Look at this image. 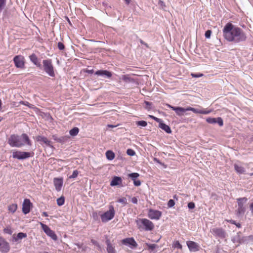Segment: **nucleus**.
Here are the masks:
<instances>
[{"mask_svg": "<svg viewBox=\"0 0 253 253\" xmlns=\"http://www.w3.org/2000/svg\"><path fill=\"white\" fill-rule=\"evenodd\" d=\"M188 111H191L194 113L201 114H209L212 112L211 110H202L198 108H194L191 107H188Z\"/></svg>", "mask_w": 253, "mask_h": 253, "instance_id": "obj_18", "label": "nucleus"}, {"mask_svg": "<svg viewBox=\"0 0 253 253\" xmlns=\"http://www.w3.org/2000/svg\"><path fill=\"white\" fill-rule=\"evenodd\" d=\"M186 244L190 252H196L200 250V246L195 242L191 241H187Z\"/></svg>", "mask_w": 253, "mask_h": 253, "instance_id": "obj_14", "label": "nucleus"}, {"mask_svg": "<svg viewBox=\"0 0 253 253\" xmlns=\"http://www.w3.org/2000/svg\"><path fill=\"white\" fill-rule=\"evenodd\" d=\"M64 202L65 199L63 197H61L57 200V204L59 206H62L64 204Z\"/></svg>", "mask_w": 253, "mask_h": 253, "instance_id": "obj_35", "label": "nucleus"}, {"mask_svg": "<svg viewBox=\"0 0 253 253\" xmlns=\"http://www.w3.org/2000/svg\"><path fill=\"white\" fill-rule=\"evenodd\" d=\"M3 232L5 234L11 235L12 233V231L11 230L10 228L7 227L3 229Z\"/></svg>", "mask_w": 253, "mask_h": 253, "instance_id": "obj_45", "label": "nucleus"}, {"mask_svg": "<svg viewBox=\"0 0 253 253\" xmlns=\"http://www.w3.org/2000/svg\"><path fill=\"white\" fill-rule=\"evenodd\" d=\"M211 233L214 236L221 239L225 238L226 236L225 231L221 228H213Z\"/></svg>", "mask_w": 253, "mask_h": 253, "instance_id": "obj_12", "label": "nucleus"}, {"mask_svg": "<svg viewBox=\"0 0 253 253\" xmlns=\"http://www.w3.org/2000/svg\"><path fill=\"white\" fill-rule=\"evenodd\" d=\"M29 58L30 61L37 67L40 69L42 68V65L41 64V62L39 61V59L38 58L37 55L35 53L32 54L29 56Z\"/></svg>", "mask_w": 253, "mask_h": 253, "instance_id": "obj_19", "label": "nucleus"}, {"mask_svg": "<svg viewBox=\"0 0 253 253\" xmlns=\"http://www.w3.org/2000/svg\"><path fill=\"white\" fill-rule=\"evenodd\" d=\"M134 185L136 186H139L141 185V181L139 180H133Z\"/></svg>", "mask_w": 253, "mask_h": 253, "instance_id": "obj_54", "label": "nucleus"}, {"mask_svg": "<svg viewBox=\"0 0 253 253\" xmlns=\"http://www.w3.org/2000/svg\"><path fill=\"white\" fill-rule=\"evenodd\" d=\"M237 201L238 206L236 211L237 214L238 216L243 215L246 211V208L244 205L247 203L248 199L246 197L239 198L237 199Z\"/></svg>", "mask_w": 253, "mask_h": 253, "instance_id": "obj_7", "label": "nucleus"}, {"mask_svg": "<svg viewBox=\"0 0 253 253\" xmlns=\"http://www.w3.org/2000/svg\"><path fill=\"white\" fill-rule=\"evenodd\" d=\"M136 124L137 126H141L143 127H145L147 125V122L145 121H138L137 122Z\"/></svg>", "mask_w": 253, "mask_h": 253, "instance_id": "obj_41", "label": "nucleus"}, {"mask_svg": "<svg viewBox=\"0 0 253 253\" xmlns=\"http://www.w3.org/2000/svg\"><path fill=\"white\" fill-rule=\"evenodd\" d=\"M75 245L77 246L79 249H81L82 251H85L86 250V247L84 246L83 244L77 243H75Z\"/></svg>", "mask_w": 253, "mask_h": 253, "instance_id": "obj_38", "label": "nucleus"}, {"mask_svg": "<svg viewBox=\"0 0 253 253\" xmlns=\"http://www.w3.org/2000/svg\"><path fill=\"white\" fill-rule=\"evenodd\" d=\"M126 153L128 155L130 156H133L135 154V151L131 149H128L127 150Z\"/></svg>", "mask_w": 253, "mask_h": 253, "instance_id": "obj_43", "label": "nucleus"}, {"mask_svg": "<svg viewBox=\"0 0 253 253\" xmlns=\"http://www.w3.org/2000/svg\"><path fill=\"white\" fill-rule=\"evenodd\" d=\"M10 249L9 243L3 237L0 236V251L2 253H7Z\"/></svg>", "mask_w": 253, "mask_h": 253, "instance_id": "obj_10", "label": "nucleus"}, {"mask_svg": "<svg viewBox=\"0 0 253 253\" xmlns=\"http://www.w3.org/2000/svg\"><path fill=\"white\" fill-rule=\"evenodd\" d=\"M241 232H238L237 235L234 236L232 238V241L234 243H238L239 244H240V240H241Z\"/></svg>", "mask_w": 253, "mask_h": 253, "instance_id": "obj_28", "label": "nucleus"}, {"mask_svg": "<svg viewBox=\"0 0 253 253\" xmlns=\"http://www.w3.org/2000/svg\"><path fill=\"white\" fill-rule=\"evenodd\" d=\"M40 225L44 232L49 237H50L53 240L56 241L57 240V236L55 232L52 231L47 225L41 222Z\"/></svg>", "mask_w": 253, "mask_h": 253, "instance_id": "obj_8", "label": "nucleus"}, {"mask_svg": "<svg viewBox=\"0 0 253 253\" xmlns=\"http://www.w3.org/2000/svg\"><path fill=\"white\" fill-rule=\"evenodd\" d=\"M6 5V0H0V12L4 9Z\"/></svg>", "mask_w": 253, "mask_h": 253, "instance_id": "obj_36", "label": "nucleus"}, {"mask_svg": "<svg viewBox=\"0 0 253 253\" xmlns=\"http://www.w3.org/2000/svg\"><path fill=\"white\" fill-rule=\"evenodd\" d=\"M131 202L134 204H137L138 203L137 198L135 197H134L131 198Z\"/></svg>", "mask_w": 253, "mask_h": 253, "instance_id": "obj_56", "label": "nucleus"}, {"mask_svg": "<svg viewBox=\"0 0 253 253\" xmlns=\"http://www.w3.org/2000/svg\"><path fill=\"white\" fill-rule=\"evenodd\" d=\"M158 4L163 8L166 6L165 2L161 0H159Z\"/></svg>", "mask_w": 253, "mask_h": 253, "instance_id": "obj_55", "label": "nucleus"}, {"mask_svg": "<svg viewBox=\"0 0 253 253\" xmlns=\"http://www.w3.org/2000/svg\"><path fill=\"white\" fill-rule=\"evenodd\" d=\"M144 103L145 104V108L148 110H149L151 109L152 103L148 101H145Z\"/></svg>", "mask_w": 253, "mask_h": 253, "instance_id": "obj_42", "label": "nucleus"}, {"mask_svg": "<svg viewBox=\"0 0 253 253\" xmlns=\"http://www.w3.org/2000/svg\"><path fill=\"white\" fill-rule=\"evenodd\" d=\"M92 215L94 219L97 217V213L96 212H93Z\"/></svg>", "mask_w": 253, "mask_h": 253, "instance_id": "obj_62", "label": "nucleus"}, {"mask_svg": "<svg viewBox=\"0 0 253 253\" xmlns=\"http://www.w3.org/2000/svg\"><path fill=\"white\" fill-rule=\"evenodd\" d=\"M58 48H59V49L62 50L65 48V46L62 42H59L58 43Z\"/></svg>", "mask_w": 253, "mask_h": 253, "instance_id": "obj_50", "label": "nucleus"}, {"mask_svg": "<svg viewBox=\"0 0 253 253\" xmlns=\"http://www.w3.org/2000/svg\"><path fill=\"white\" fill-rule=\"evenodd\" d=\"M79 132V129L77 127H75L70 130L69 133L71 136H75L78 134Z\"/></svg>", "mask_w": 253, "mask_h": 253, "instance_id": "obj_31", "label": "nucleus"}, {"mask_svg": "<svg viewBox=\"0 0 253 253\" xmlns=\"http://www.w3.org/2000/svg\"><path fill=\"white\" fill-rule=\"evenodd\" d=\"M27 234L20 232L18 233L17 235L15 234L13 235L12 236V241L13 242H17L19 240H21L23 238H26L27 237Z\"/></svg>", "mask_w": 253, "mask_h": 253, "instance_id": "obj_23", "label": "nucleus"}, {"mask_svg": "<svg viewBox=\"0 0 253 253\" xmlns=\"http://www.w3.org/2000/svg\"><path fill=\"white\" fill-rule=\"evenodd\" d=\"M206 121L211 124L217 123L220 126H222L223 125V121L221 117H218L217 118L209 117L206 119Z\"/></svg>", "mask_w": 253, "mask_h": 253, "instance_id": "obj_16", "label": "nucleus"}, {"mask_svg": "<svg viewBox=\"0 0 253 253\" xmlns=\"http://www.w3.org/2000/svg\"><path fill=\"white\" fill-rule=\"evenodd\" d=\"M174 205H175V202L173 200L170 199L168 201V207L169 208H172L174 206Z\"/></svg>", "mask_w": 253, "mask_h": 253, "instance_id": "obj_44", "label": "nucleus"}, {"mask_svg": "<svg viewBox=\"0 0 253 253\" xmlns=\"http://www.w3.org/2000/svg\"><path fill=\"white\" fill-rule=\"evenodd\" d=\"M149 117L152 118V119H153L154 120H155V121H156L158 123H160L161 122H162V120L161 119H159V118H158L155 116H152V115H149Z\"/></svg>", "mask_w": 253, "mask_h": 253, "instance_id": "obj_49", "label": "nucleus"}, {"mask_svg": "<svg viewBox=\"0 0 253 253\" xmlns=\"http://www.w3.org/2000/svg\"><path fill=\"white\" fill-rule=\"evenodd\" d=\"M234 168L235 169V170L237 173L238 174H245L246 169H245L242 167L241 165H239L238 164H234Z\"/></svg>", "mask_w": 253, "mask_h": 253, "instance_id": "obj_22", "label": "nucleus"}, {"mask_svg": "<svg viewBox=\"0 0 253 253\" xmlns=\"http://www.w3.org/2000/svg\"><path fill=\"white\" fill-rule=\"evenodd\" d=\"M125 0L126 3L127 4H129V3L130 2V0Z\"/></svg>", "mask_w": 253, "mask_h": 253, "instance_id": "obj_64", "label": "nucleus"}, {"mask_svg": "<svg viewBox=\"0 0 253 253\" xmlns=\"http://www.w3.org/2000/svg\"><path fill=\"white\" fill-rule=\"evenodd\" d=\"M17 209V205L16 204H12L8 206V210L9 212L13 213Z\"/></svg>", "mask_w": 253, "mask_h": 253, "instance_id": "obj_30", "label": "nucleus"}, {"mask_svg": "<svg viewBox=\"0 0 253 253\" xmlns=\"http://www.w3.org/2000/svg\"><path fill=\"white\" fill-rule=\"evenodd\" d=\"M117 202L119 203H122L124 206H126L127 204V200L125 197L119 199L118 200Z\"/></svg>", "mask_w": 253, "mask_h": 253, "instance_id": "obj_37", "label": "nucleus"}, {"mask_svg": "<svg viewBox=\"0 0 253 253\" xmlns=\"http://www.w3.org/2000/svg\"><path fill=\"white\" fill-rule=\"evenodd\" d=\"M228 222H230L231 224L235 225L238 228H241V225L239 223H236V222L235 220H228Z\"/></svg>", "mask_w": 253, "mask_h": 253, "instance_id": "obj_48", "label": "nucleus"}, {"mask_svg": "<svg viewBox=\"0 0 253 253\" xmlns=\"http://www.w3.org/2000/svg\"><path fill=\"white\" fill-rule=\"evenodd\" d=\"M122 79L126 83L133 82L134 80L131 78L128 75H123Z\"/></svg>", "mask_w": 253, "mask_h": 253, "instance_id": "obj_32", "label": "nucleus"}, {"mask_svg": "<svg viewBox=\"0 0 253 253\" xmlns=\"http://www.w3.org/2000/svg\"><path fill=\"white\" fill-rule=\"evenodd\" d=\"M53 183L55 189L57 191H60L63 183V179L62 178H54Z\"/></svg>", "mask_w": 253, "mask_h": 253, "instance_id": "obj_21", "label": "nucleus"}, {"mask_svg": "<svg viewBox=\"0 0 253 253\" xmlns=\"http://www.w3.org/2000/svg\"><path fill=\"white\" fill-rule=\"evenodd\" d=\"M115 211L113 206H110L109 210L101 215V220L103 222H106L113 219Z\"/></svg>", "mask_w": 253, "mask_h": 253, "instance_id": "obj_6", "label": "nucleus"}, {"mask_svg": "<svg viewBox=\"0 0 253 253\" xmlns=\"http://www.w3.org/2000/svg\"><path fill=\"white\" fill-rule=\"evenodd\" d=\"M42 69L43 71L49 76L55 77L54 67L50 59L43 60L42 61Z\"/></svg>", "mask_w": 253, "mask_h": 253, "instance_id": "obj_4", "label": "nucleus"}, {"mask_svg": "<svg viewBox=\"0 0 253 253\" xmlns=\"http://www.w3.org/2000/svg\"><path fill=\"white\" fill-rule=\"evenodd\" d=\"M107 244V251L108 253H116V251L114 247L111 245L110 241L109 240H106V241Z\"/></svg>", "mask_w": 253, "mask_h": 253, "instance_id": "obj_27", "label": "nucleus"}, {"mask_svg": "<svg viewBox=\"0 0 253 253\" xmlns=\"http://www.w3.org/2000/svg\"><path fill=\"white\" fill-rule=\"evenodd\" d=\"M34 154L33 152L15 151L12 152V157L14 159L22 160L33 157Z\"/></svg>", "mask_w": 253, "mask_h": 253, "instance_id": "obj_5", "label": "nucleus"}, {"mask_svg": "<svg viewBox=\"0 0 253 253\" xmlns=\"http://www.w3.org/2000/svg\"><path fill=\"white\" fill-rule=\"evenodd\" d=\"M32 205L29 199H24L22 204V212L26 214L30 211V207Z\"/></svg>", "mask_w": 253, "mask_h": 253, "instance_id": "obj_15", "label": "nucleus"}, {"mask_svg": "<svg viewBox=\"0 0 253 253\" xmlns=\"http://www.w3.org/2000/svg\"><path fill=\"white\" fill-rule=\"evenodd\" d=\"M159 127L168 133H171V130L170 127L167 125L164 124L163 121L162 122L159 123Z\"/></svg>", "mask_w": 253, "mask_h": 253, "instance_id": "obj_24", "label": "nucleus"}, {"mask_svg": "<svg viewBox=\"0 0 253 253\" xmlns=\"http://www.w3.org/2000/svg\"><path fill=\"white\" fill-rule=\"evenodd\" d=\"M250 209L251 211L252 214L253 215V203H252L250 204Z\"/></svg>", "mask_w": 253, "mask_h": 253, "instance_id": "obj_60", "label": "nucleus"}, {"mask_svg": "<svg viewBox=\"0 0 253 253\" xmlns=\"http://www.w3.org/2000/svg\"><path fill=\"white\" fill-rule=\"evenodd\" d=\"M8 144L12 147L20 148L25 144L31 146L32 144L28 136L23 133L21 135L12 134L8 139Z\"/></svg>", "mask_w": 253, "mask_h": 253, "instance_id": "obj_2", "label": "nucleus"}, {"mask_svg": "<svg viewBox=\"0 0 253 253\" xmlns=\"http://www.w3.org/2000/svg\"><path fill=\"white\" fill-rule=\"evenodd\" d=\"M106 157L108 160H112L115 158V154L113 151L108 150L106 152Z\"/></svg>", "mask_w": 253, "mask_h": 253, "instance_id": "obj_29", "label": "nucleus"}, {"mask_svg": "<svg viewBox=\"0 0 253 253\" xmlns=\"http://www.w3.org/2000/svg\"><path fill=\"white\" fill-rule=\"evenodd\" d=\"M223 36L228 42L234 43L245 42L247 38L246 33L242 29L231 23H227L224 27Z\"/></svg>", "mask_w": 253, "mask_h": 253, "instance_id": "obj_1", "label": "nucleus"}, {"mask_svg": "<svg viewBox=\"0 0 253 253\" xmlns=\"http://www.w3.org/2000/svg\"><path fill=\"white\" fill-rule=\"evenodd\" d=\"M122 179L121 177L114 176L110 183L111 186H117L122 184Z\"/></svg>", "mask_w": 253, "mask_h": 253, "instance_id": "obj_26", "label": "nucleus"}, {"mask_svg": "<svg viewBox=\"0 0 253 253\" xmlns=\"http://www.w3.org/2000/svg\"><path fill=\"white\" fill-rule=\"evenodd\" d=\"M19 103L21 104H23V105H24L25 106H27L29 107L30 108H33V107H32L33 105L32 104H30L27 101H21L19 102Z\"/></svg>", "mask_w": 253, "mask_h": 253, "instance_id": "obj_46", "label": "nucleus"}, {"mask_svg": "<svg viewBox=\"0 0 253 253\" xmlns=\"http://www.w3.org/2000/svg\"><path fill=\"white\" fill-rule=\"evenodd\" d=\"M138 229L147 231H152L154 228L153 223L146 218H139L136 220Z\"/></svg>", "mask_w": 253, "mask_h": 253, "instance_id": "obj_3", "label": "nucleus"}, {"mask_svg": "<svg viewBox=\"0 0 253 253\" xmlns=\"http://www.w3.org/2000/svg\"><path fill=\"white\" fill-rule=\"evenodd\" d=\"M91 243L95 245V246H99V243L95 240H93V239H91Z\"/></svg>", "mask_w": 253, "mask_h": 253, "instance_id": "obj_57", "label": "nucleus"}, {"mask_svg": "<svg viewBox=\"0 0 253 253\" xmlns=\"http://www.w3.org/2000/svg\"><path fill=\"white\" fill-rule=\"evenodd\" d=\"M122 243L125 245L129 246L132 249L136 248L138 245L133 238L124 239L122 240Z\"/></svg>", "mask_w": 253, "mask_h": 253, "instance_id": "obj_13", "label": "nucleus"}, {"mask_svg": "<svg viewBox=\"0 0 253 253\" xmlns=\"http://www.w3.org/2000/svg\"><path fill=\"white\" fill-rule=\"evenodd\" d=\"M247 237H248L249 243L250 241H253V235L248 236H247Z\"/></svg>", "mask_w": 253, "mask_h": 253, "instance_id": "obj_59", "label": "nucleus"}, {"mask_svg": "<svg viewBox=\"0 0 253 253\" xmlns=\"http://www.w3.org/2000/svg\"><path fill=\"white\" fill-rule=\"evenodd\" d=\"M139 176V173L136 172H133L128 174V177L131 178L133 181L135 180Z\"/></svg>", "mask_w": 253, "mask_h": 253, "instance_id": "obj_34", "label": "nucleus"}, {"mask_svg": "<svg viewBox=\"0 0 253 253\" xmlns=\"http://www.w3.org/2000/svg\"><path fill=\"white\" fill-rule=\"evenodd\" d=\"M36 140L40 142H42L47 146H50V141L48 140L45 137L39 135L37 136Z\"/></svg>", "mask_w": 253, "mask_h": 253, "instance_id": "obj_25", "label": "nucleus"}, {"mask_svg": "<svg viewBox=\"0 0 253 253\" xmlns=\"http://www.w3.org/2000/svg\"><path fill=\"white\" fill-rule=\"evenodd\" d=\"M211 30H207L206 33H205V37L207 39H209L211 37Z\"/></svg>", "mask_w": 253, "mask_h": 253, "instance_id": "obj_52", "label": "nucleus"}, {"mask_svg": "<svg viewBox=\"0 0 253 253\" xmlns=\"http://www.w3.org/2000/svg\"><path fill=\"white\" fill-rule=\"evenodd\" d=\"M24 57L21 55H16L13 58V61L16 67L23 69L25 66Z\"/></svg>", "mask_w": 253, "mask_h": 253, "instance_id": "obj_9", "label": "nucleus"}, {"mask_svg": "<svg viewBox=\"0 0 253 253\" xmlns=\"http://www.w3.org/2000/svg\"><path fill=\"white\" fill-rule=\"evenodd\" d=\"M195 207V204L193 202H189L188 204V208L189 209H193Z\"/></svg>", "mask_w": 253, "mask_h": 253, "instance_id": "obj_53", "label": "nucleus"}, {"mask_svg": "<svg viewBox=\"0 0 253 253\" xmlns=\"http://www.w3.org/2000/svg\"><path fill=\"white\" fill-rule=\"evenodd\" d=\"M249 243L247 236H241L240 244H248Z\"/></svg>", "mask_w": 253, "mask_h": 253, "instance_id": "obj_39", "label": "nucleus"}, {"mask_svg": "<svg viewBox=\"0 0 253 253\" xmlns=\"http://www.w3.org/2000/svg\"><path fill=\"white\" fill-rule=\"evenodd\" d=\"M78 174H79L78 170H75L73 171L72 174L70 176H69V178L70 179L75 178L78 176Z\"/></svg>", "mask_w": 253, "mask_h": 253, "instance_id": "obj_40", "label": "nucleus"}, {"mask_svg": "<svg viewBox=\"0 0 253 253\" xmlns=\"http://www.w3.org/2000/svg\"><path fill=\"white\" fill-rule=\"evenodd\" d=\"M191 75L193 78H199V77H202L203 76V74H201V73H199V74L191 73Z\"/></svg>", "mask_w": 253, "mask_h": 253, "instance_id": "obj_51", "label": "nucleus"}, {"mask_svg": "<svg viewBox=\"0 0 253 253\" xmlns=\"http://www.w3.org/2000/svg\"><path fill=\"white\" fill-rule=\"evenodd\" d=\"M168 106L174 111L178 116H182L185 112L188 111V107L184 108L180 107H174L170 105H168Z\"/></svg>", "mask_w": 253, "mask_h": 253, "instance_id": "obj_17", "label": "nucleus"}, {"mask_svg": "<svg viewBox=\"0 0 253 253\" xmlns=\"http://www.w3.org/2000/svg\"><path fill=\"white\" fill-rule=\"evenodd\" d=\"M95 74L108 79H110L112 76V74L111 72L103 70H100L96 71L95 72Z\"/></svg>", "mask_w": 253, "mask_h": 253, "instance_id": "obj_20", "label": "nucleus"}, {"mask_svg": "<svg viewBox=\"0 0 253 253\" xmlns=\"http://www.w3.org/2000/svg\"><path fill=\"white\" fill-rule=\"evenodd\" d=\"M173 246H174V248H178L179 249H181L182 248V245L180 244V243L178 241H176L174 243Z\"/></svg>", "mask_w": 253, "mask_h": 253, "instance_id": "obj_47", "label": "nucleus"}, {"mask_svg": "<svg viewBox=\"0 0 253 253\" xmlns=\"http://www.w3.org/2000/svg\"><path fill=\"white\" fill-rule=\"evenodd\" d=\"M162 216V212L153 209L148 211V216L151 219L159 220Z\"/></svg>", "mask_w": 253, "mask_h": 253, "instance_id": "obj_11", "label": "nucleus"}, {"mask_svg": "<svg viewBox=\"0 0 253 253\" xmlns=\"http://www.w3.org/2000/svg\"><path fill=\"white\" fill-rule=\"evenodd\" d=\"M68 137H62L61 138H59V141L61 142V141H66V140H67Z\"/></svg>", "mask_w": 253, "mask_h": 253, "instance_id": "obj_58", "label": "nucleus"}, {"mask_svg": "<svg viewBox=\"0 0 253 253\" xmlns=\"http://www.w3.org/2000/svg\"><path fill=\"white\" fill-rule=\"evenodd\" d=\"M146 245L147 246V247H148V249H149L151 252H153V251H154V250L156 247H158L157 245L155 244H151L146 243Z\"/></svg>", "mask_w": 253, "mask_h": 253, "instance_id": "obj_33", "label": "nucleus"}, {"mask_svg": "<svg viewBox=\"0 0 253 253\" xmlns=\"http://www.w3.org/2000/svg\"><path fill=\"white\" fill-rule=\"evenodd\" d=\"M42 215L43 216H45V217H46V216H48V214L46 212H43L42 213Z\"/></svg>", "mask_w": 253, "mask_h": 253, "instance_id": "obj_63", "label": "nucleus"}, {"mask_svg": "<svg viewBox=\"0 0 253 253\" xmlns=\"http://www.w3.org/2000/svg\"><path fill=\"white\" fill-rule=\"evenodd\" d=\"M140 42L142 44H144L147 47H148V44L145 43L143 41H142V40H140Z\"/></svg>", "mask_w": 253, "mask_h": 253, "instance_id": "obj_61", "label": "nucleus"}]
</instances>
